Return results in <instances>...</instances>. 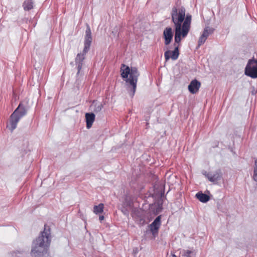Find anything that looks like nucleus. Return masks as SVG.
<instances>
[{
    "mask_svg": "<svg viewBox=\"0 0 257 257\" xmlns=\"http://www.w3.org/2000/svg\"><path fill=\"white\" fill-rule=\"evenodd\" d=\"M172 21L175 27V42L179 44L181 38H185L191 28L192 16L186 15V9L183 6H174L171 13Z\"/></svg>",
    "mask_w": 257,
    "mask_h": 257,
    "instance_id": "obj_1",
    "label": "nucleus"
},
{
    "mask_svg": "<svg viewBox=\"0 0 257 257\" xmlns=\"http://www.w3.org/2000/svg\"><path fill=\"white\" fill-rule=\"evenodd\" d=\"M51 238L50 228L45 225L43 231L34 242V246L31 250V255L33 257H40L47 253L50 245Z\"/></svg>",
    "mask_w": 257,
    "mask_h": 257,
    "instance_id": "obj_2",
    "label": "nucleus"
},
{
    "mask_svg": "<svg viewBox=\"0 0 257 257\" xmlns=\"http://www.w3.org/2000/svg\"><path fill=\"white\" fill-rule=\"evenodd\" d=\"M120 73L121 78L131 86L132 88L128 91V93L131 97H133L136 91L138 78L140 76L138 69L133 67L130 68L128 66L122 64L120 67Z\"/></svg>",
    "mask_w": 257,
    "mask_h": 257,
    "instance_id": "obj_3",
    "label": "nucleus"
},
{
    "mask_svg": "<svg viewBox=\"0 0 257 257\" xmlns=\"http://www.w3.org/2000/svg\"><path fill=\"white\" fill-rule=\"evenodd\" d=\"M27 110L25 107L22 103H20L18 107L11 115L9 124L7 125V127L11 132H13L17 127V123L20 119L25 116Z\"/></svg>",
    "mask_w": 257,
    "mask_h": 257,
    "instance_id": "obj_4",
    "label": "nucleus"
},
{
    "mask_svg": "<svg viewBox=\"0 0 257 257\" xmlns=\"http://www.w3.org/2000/svg\"><path fill=\"white\" fill-rule=\"evenodd\" d=\"M244 73L252 78H257V60L253 58L248 61Z\"/></svg>",
    "mask_w": 257,
    "mask_h": 257,
    "instance_id": "obj_5",
    "label": "nucleus"
},
{
    "mask_svg": "<svg viewBox=\"0 0 257 257\" xmlns=\"http://www.w3.org/2000/svg\"><path fill=\"white\" fill-rule=\"evenodd\" d=\"M161 216L159 215L149 225L150 231L154 236L158 234V231L161 225Z\"/></svg>",
    "mask_w": 257,
    "mask_h": 257,
    "instance_id": "obj_6",
    "label": "nucleus"
},
{
    "mask_svg": "<svg viewBox=\"0 0 257 257\" xmlns=\"http://www.w3.org/2000/svg\"><path fill=\"white\" fill-rule=\"evenodd\" d=\"M92 41V38L91 36V30L89 27L88 26L85 31L84 48L83 49V52L84 54H86L88 50H89Z\"/></svg>",
    "mask_w": 257,
    "mask_h": 257,
    "instance_id": "obj_7",
    "label": "nucleus"
},
{
    "mask_svg": "<svg viewBox=\"0 0 257 257\" xmlns=\"http://www.w3.org/2000/svg\"><path fill=\"white\" fill-rule=\"evenodd\" d=\"M179 55V52L178 46L175 48L174 51H171L168 50L166 51L164 54L165 59L166 61L169 60L170 58H171L173 60H176L178 59Z\"/></svg>",
    "mask_w": 257,
    "mask_h": 257,
    "instance_id": "obj_8",
    "label": "nucleus"
},
{
    "mask_svg": "<svg viewBox=\"0 0 257 257\" xmlns=\"http://www.w3.org/2000/svg\"><path fill=\"white\" fill-rule=\"evenodd\" d=\"M163 36L165 39V44L168 45L171 42L173 34L172 29L170 27H167L164 31Z\"/></svg>",
    "mask_w": 257,
    "mask_h": 257,
    "instance_id": "obj_9",
    "label": "nucleus"
},
{
    "mask_svg": "<svg viewBox=\"0 0 257 257\" xmlns=\"http://www.w3.org/2000/svg\"><path fill=\"white\" fill-rule=\"evenodd\" d=\"M201 86L200 82L196 79L192 80L188 85V90L192 94L196 93Z\"/></svg>",
    "mask_w": 257,
    "mask_h": 257,
    "instance_id": "obj_10",
    "label": "nucleus"
},
{
    "mask_svg": "<svg viewBox=\"0 0 257 257\" xmlns=\"http://www.w3.org/2000/svg\"><path fill=\"white\" fill-rule=\"evenodd\" d=\"M85 118L86 127L87 128H90L95 120V115L93 113H86L85 114Z\"/></svg>",
    "mask_w": 257,
    "mask_h": 257,
    "instance_id": "obj_11",
    "label": "nucleus"
},
{
    "mask_svg": "<svg viewBox=\"0 0 257 257\" xmlns=\"http://www.w3.org/2000/svg\"><path fill=\"white\" fill-rule=\"evenodd\" d=\"M206 176L210 181L215 182L219 179L221 175L219 172H216L213 174L208 173Z\"/></svg>",
    "mask_w": 257,
    "mask_h": 257,
    "instance_id": "obj_12",
    "label": "nucleus"
},
{
    "mask_svg": "<svg viewBox=\"0 0 257 257\" xmlns=\"http://www.w3.org/2000/svg\"><path fill=\"white\" fill-rule=\"evenodd\" d=\"M196 198L201 202H206L209 200V197L206 194L202 193H197L196 194Z\"/></svg>",
    "mask_w": 257,
    "mask_h": 257,
    "instance_id": "obj_13",
    "label": "nucleus"
},
{
    "mask_svg": "<svg viewBox=\"0 0 257 257\" xmlns=\"http://www.w3.org/2000/svg\"><path fill=\"white\" fill-rule=\"evenodd\" d=\"M104 204L100 203L98 205H95L93 207V212L96 214L101 213L103 212Z\"/></svg>",
    "mask_w": 257,
    "mask_h": 257,
    "instance_id": "obj_14",
    "label": "nucleus"
},
{
    "mask_svg": "<svg viewBox=\"0 0 257 257\" xmlns=\"http://www.w3.org/2000/svg\"><path fill=\"white\" fill-rule=\"evenodd\" d=\"M23 7L25 11H29L33 8L32 0L25 1L23 3Z\"/></svg>",
    "mask_w": 257,
    "mask_h": 257,
    "instance_id": "obj_15",
    "label": "nucleus"
},
{
    "mask_svg": "<svg viewBox=\"0 0 257 257\" xmlns=\"http://www.w3.org/2000/svg\"><path fill=\"white\" fill-rule=\"evenodd\" d=\"M214 31V29L212 28H210L209 27H206L204 30L202 34H204V36L207 37L209 35L211 34Z\"/></svg>",
    "mask_w": 257,
    "mask_h": 257,
    "instance_id": "obj_16",
    "label": "nucleus"
},
{
    "mask_svg": "<svg viewBox=\"0 0 257 257\" xmlns=\"http://www.w3.org/2000/svg\"><path fill=\"white\" fill-rule=\"evenodd\" d=\"M85 54H84L83 52L82 54H78L75 59L76 62L82 63L84 59V55Z\"/></svg>",
    "mask_w": 257,
    "mask_h": 257,
    "instance_id": "obj_17",
    "label": "nucleus"
},
{
    "mask_svg": "<svg viewBox=\"0 0 257 257\" xmlns=\"http://www.w3.org/2000/svg\"><path fill=\"white\" fill-rule=\"evenodd\" d=\"M206 39L207 38L206 36H204V34H202L198 40V46H200L203 44L204 42L206 41Z\"/></svg>",
    "mask_w": 257,
    "mask_h": 257,
    "instance_id": "obj_18",
    "label": "nucleus"
},
{
    "mask_svg": "<svg viewBox=\"0 0 257 257\" xmlns=\"http://www.w3.org/2000/svg\"><path fill=\"white\" fill-rule=\"evenodd\" d=\"M255 167L254 168L253 179L257 182V159L255 161Z\"/></svg>",
    "mask_w": 257,
    "mask_h": 257,
    "instance_id": "obj_19",
    "label": "nucleus"
},
{
    "mask_svg": "<svg viewBox=\"0 0 257 257\" xmlns=\"http://www.w3.org/2000/svg\"><path fill=\"white\" fill-rule=\"evenodd\" d=\"M102 108V104H100V105H99L97 107V108H96V111H100V110H101Z\"/></svg>",
    "mask_w": 257,
    "mask_h": 257,
    "instance_id": "obj_20",
    "label": "nucleus"
},
{
    "mask_svg": "<svg viewBox=\"0 0 257 257\" xmlns=\"http://www.w3.org/2000/svg\"><path fill=\"white\" fill-rule=\"evenodd\" d=\"M192 252L190 250H187L186 251V256L187 257H191V256L190 255V254Z\"/></svg>",
    "mask_w": 257,
    "mask_h": 257,
    "instance_id": "obj_21",
    "label": "nucleus"
},
{
    "mask_svg": "<svg viewBox=\"0 0 257 257\" xmlns=\"http://www.w3.org/2000/svg\"><path fill=\"white\" fill-rule=\"evenodd\" d=\"M82 63H79V64L78 65V72L80 71V70L82 68Z\"/></svg>",
    "mask_w": 257,
    "mask_h": 257,
    "instance_id": "obj_22",
    "label": "nucleus"
},
{
    "mask_svg": "<svg viewBox=\"0 0 257 257\" xmlns=\"http://www.w3.org/2000/svg\"><path fill=\"white\" fill-rule=\"evenodd\" d=\"M104 217L103 215H100L99 216V219L100 221H102L103 220H104Z\"/></svg>",
    "mask_w": 257,
    "mask_h": 257,
    "instance_id": "obj_23",
    "label": "nucleus"
},
{
    "mask_svg": "<svg viewBox=\"0 0 257 257\" xmlns=\"http://www.w3.org/2000/svg\"><path fill=\"white\" fill-rule=\"evenodd\" d=\"M171 254H172V257H177V256L174 253H171Z\"/></svg>",
    "mask_w": 257,
    "mask_h": 257,
    "instance_id": "obj_24",
    "label": "nucleus"
},
{
    "mask_svg": "<svg viewBox=\"0 0 257 257\" xmlns=\"http://www.w3.org/2000/svg\"><path fill=\"white\" fill-rule=\"evenodd\" d=\"M142 223L143 224L144 223V222H145V220H144L141 219L140 222H142Z\"/></svg>",
    "mask_w": 257,
    "mask_h": 257,
    "instance_id": "obj_25",
    "label": "nucleus"
}]
</instances>
